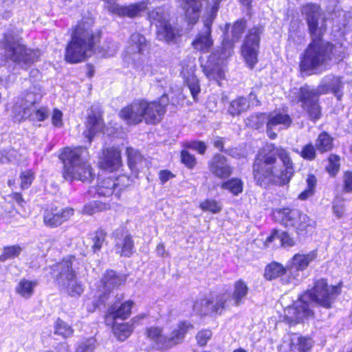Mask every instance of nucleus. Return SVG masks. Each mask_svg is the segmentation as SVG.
<instances>
[{"instance_id": "obj_1", "label": "nucleus", "mask_w": 352, "mask_h": 352, "mask_svg": "<svg viewBox=\"0 0 352 352\" xmlns=\"http://www.w3.org/2000/svg\"><path fill=\"white\" fill-rule=\"evenodd\" d=\"M301 12L306 16L312 41L301 57L300 67L302 72L321 74L330 68L335 57L336 47L320 38L322 31L318 27L320 7L317 4L307 3L302 6Z\"/></svg>"}, {"instance_id": "obj_2", "label": "nucleus", "mask_w": 352, "mask_h": 352, "mask_svg": "<svg viewBox=\"0 0 352 352\" xmlns=\"http://www.w3.org/2000/svg\"><path fill=\"white\" fill-rule=\"evenodd\" d=\"M294 173L290 153L279 147L267 152L263 149L257 154L253 164V175L256 184L266 188L271 184L285 185Z\"/></svg>"}, {"instance_id": "obj_3", "label": "nucleus", "mask_w": 352, "mask_h": 352, "mask_svg": "<svg viewBox=\"0 0 352 352\" xmlns=\"http://www.w3.org/2000/svg\"><path fill=\"white\" fill-rule=\"evenodd\" d=\"M340 292L338 287L329 286L324 279H320L311 289L304 293L292 305L285 309V320L292 324L311 316L313 311L309 307V302L330 309Z\"/></svg>"}, {"instance_id": "obj_4", "label": "nucleus", "mask_w": 352, "mask_h": 352, "mask_svg": "<svg viewBox=\"0 0 352 352\" xmlns=\"http://www.w3.org/2000/svg\"><path fill=\"white\" fill-rule=\"evenodd\" d=\"M344 84L340 76L328 74L324 76L317 89H313L308 85L302 87L298 94L299 101L302 107L307 113L311 120L316 121L321 116V108L318 104V97L320 94L332 93L341 100L343 96Z\"/></svg>"}, {"instance_id": "obj_5", "label": "nucleus", "mask_w": 352, "mask_h": 352, "mask_svg": "<svg viewBox=\"0 0 352 352\" xmlns=\"http://www.w3.org/2000/svg\"><path fill=\"white\" fill-rule=\"evenodd\" d=\"M94 22L86 20L76 27L71 41L65 49V60L70 63H77L90 56L94 51L99 34L92 30Z\"/></svg>"}, {"instance_id": "obj_6", "label": "nucleus", "mask_w": 352, "mask_h": 352, "mask_svg": "<svg viewBox=\"0 0 352 352\" xmlns=\"http://www.w3.org/2000/svg\"><path fill=\"white\" fill-rule=\"evenodd\" d=\"M64 164L63 176L66 180L91 182L94 177L93 169L88 164V152L82 146L65 148L60 155Z\"/></svg>"}, {"instance_id": "obj_7", "label": "nucleus", "mask_w": 352, "mask_h": 352, "mask_svg": "<svg viewBox=\"0 0 352 352\" xmlns=\"http://www.w3.org/2000/svg\"><path fill=\"white\" fill-rule=\"evenodd\" d=\"M0 48L5 50L6 56L23 69L38 61L41 53L38 49H32L21 43L18 34L8 30L0 41Z\"/></svg>"}, {"instance_id": "obj_8", "label": "nucleus", "mask_w": 352, "mask_h": 352, "mask_svg": "<svg viewBox=\"0 0 352 352\" xmlns=\"http://www.w3.org/2000/svg\"><path fill=\"white\" fill-rule=\"evenodd\" d=\"M74 260L72 256L63 259L55 266L54 271L58 272L56 280L60 289L71 296H79L82 294L84 287L77 280L76 272L73 270Z\"/></svg>"}, {"instance_id": "obj_9", "label": "nucleus", "mask_w": 352, "mask_h": 352, "mask_svg": "<svg viewBox=\"0 0 352 352\" xmlns=\"http://www.w3.org/2000/svg\"><path fill=\"white\" fill-rule=\"evenodd\" d=\"M169 13L165 7H157L149 11L148 19L157 28V38L167 43L173 42L179 35V31L169 22Z\"/></svg>"}, {"instance_id": "obj_10", "label": "nucleus", "mask_w": 352, "mask_h": 352, "mask_svg": "<svg viewBox=\"0 0 352 352\" xmlns=\"http://www.w3.org/2000/svg\"><path fill=\"white\" fill-rule=\"evenodd\" d=\"M221 1L212 0L213 5L210 8L208 15L204 21L203 30L198 33L195 39L192 43L195 49L203 52H207L212 46L213 41L211 38V25L216 17L219 5Z\"/></svg>"}, {"instance_id": "obj_11", "label": "nucleus", "mask_w": 352, "mask_h": 352, "mask_svg": "<svg viewBox=\"0 0 352 352\" xmlns=\"http://www.w3.org/2000/svg\"><path fill=\"white\" fill-rule=\"evenodd\" d=\"M228 297L226 295H216L197 299L193 305V309L200 315L221 314L228 309Z\"/></svg>"}, {"instance_id": "obj_12", "label": "nucleus", "mask_w": 352, "mask_h": 352, "mask_svg": "<svg viewBox=\"0 0 352 352\" xmlns=\"http://www.w3.org/2000/svg\"><path fill=\"white\" fill-rule=\"evenodd\" d=\"M263 31V28L261 25L254 27L249 31L242 45L243 57L250 68H253L258 61L260 35Z\"/></svg>"}, {"instance_id": "obj_13", "label": "nucleus", "mask_w": 352, "mask_h": 352, "mask_svg": "<svg viewBox=\"0 0 352 352\" xmlns=\"http://www.w3.org/2000/svg\"><path fill=\"white\" fill-rule=\"evenodd\" d=\"M169 100L167 95L164 94L157 101L148 102L140 100L143 111V120L146 123H155L161 120L165 113V108L168 104Z\"/></svg>"}, {"instance_id": "obj_14", "label": "nucleus", "mask_w": 352, "mask_h": 352, "mask_svg": "<svg viewBox=\"0 0 352 352\" xmlns=\"http://www.w3.org/2000/svg\"><path fill=\"white\" fill-rule=\"evenodd\" d=\"M129 185V178L126 175H120L113 179L107 177L100 180L96 187L98 196L107 197L113 194L119 197L120 191Z\"/></svg>"}, {"instance_id": "obj_15", "label": "nucleus", "mask_w": 352, "mask_h": 352, "mask_svg": "<svg viewBox=\"0 0 352 352\" xmlns=\"http://www.w3.org/2000/svg\"><path fill=\"white\" fill-rule=\"evenodd\" d=\"M317 258V252L315 250L307 254H296L287 266V273L289 278L285 280L286 283H293L298 280L299 272L305 270L309 265Z\"/></svg>"}, {"instance_id": "obj_16", "label": "nucleus", "mask_w": 352, "mask_h": 352, "mask_svg": "<svg viewBox=\"0 0 352 352\" xmlns=\"http://www.w3.org/2000/svg\"><path fill=\"white\" fill-rule=\"evenodd\" d=\"M124 275H119L113 270H107L101 279L99 289L102 294L99 296L100 302L104 303L107 296L112 289L124 284L126 281Z\"/></svg>"}, {"instance_id": "obj_17", "label": "nucleus", "mask_w": 352, "mask_h": 352, "mask_svg": "<svg viewBox=\"0 0 352 352\" xmlns=\"http://www.w3.org/2000/svg\"><path fill=\"white\" fill-rule=\"evenodd\" d=\"M292 119L288 114L283 113H271L267 115V133L268 137L274 140L277 137V131L289 128Z\"/></svg>"}, {"instance_id": "obj_18", "label": "nucleus", "mask_w": 352, "mask_h": 352, "mask_svg": "<svg viewBox=\"0 0 352 352\" xmlns=\"http://www.w3.org/2000/svg\"><path fill=\"white\" fill-rule=\"evenodd\" d=\"M120 151L115 147L102 149L99 166L102 169L109 172L118 170L122 166Z\"/></svg>"}, {"instance_id": "obj_19", "label": "nucleus", "mask_w": 352, "mask_h": 352, "mask_svg": "<svg viewBox=\"0 0 352 352\" xmlns=\"http://www.w3.org/2000/svg\"><path fill=\"white\" fill-rule=\"evenodd\" d=\"M73 214L74 210L72 208L47 209L43 214V222L47 226L57 227L68 220Z\"/></svg>"}, {"instance_id": "obj_20", "label": "nucleus", "mask_w": 352, "mask_h": 352, "mask_svg": "<svg viewBox=\"0 0 352 352\" xmlns=\"http://www.w3.org/2000/svg\"><path fill=\"white\" fill-rule=\"evenodd\" d=\"M208 169L216 177L223 179L228 177L232 168L227 157L221 154H215L208 162Z\"/></svg>"}, {"instance_id": "obj_21", "label": "nucleus", "mask_w": 352, "mask_h": 352, "mask_svg": "<svg viewBox=\"0 0 352 352\" xmlns=\"http://www.w3.org/2000/svg\"><path fill=\"white\" fill-rule=\"evenodd\" d=\"M249 288L245 282L240 279L234 284L233 292L232 294H220L228 297V308L230 305L238 307L244 302L248 294Z\"/></svg>"}, {"instance_id": "obj_22", "label": "nucleus", "mask_w": 352, "mask_h": 352, "mask_svg": "<svg viewBox=\"0 0 352 352\" xmlns=\"http://www.w3.org/2000/svg\"><path fill=\"white\" fill-rule=\"evenodd\" d=\"M192 327V325L190 322H180L177 327L172 330L168 336H165L164 349H170L182 343L188 330Z\"/></svg>"}, {"instance_id": "obj_23", "label": "nucleus", "mask_w": 352, "mask_h": 352, "mask_svg": "<svg viewBox=\"0 0 352 352\" xmlns=\"http://www.w3.org/2000/svg\"><path fill=\"white\" fill-rule=\"evenodd\" d=\"M142 113L140 100L134 102L122 109L120 116L128 124H137L143 120Z\"/></svg>"}, {"instance_id": "obj_24", "label": "nucleus", "mask_w": 352, "mask_h": 352, "mask_svg": "<svg viewBox=\"0 0 352 352\" xmlns=\"http://www.w3.org/2000/svg\"><path fill=\"white\" fill-rule=\"evenodd\" d=\"M299 212L300 210L297 209L278 208L274 210L273 217L285 227L294 228Z\"/></svg>"}, {"instance_id": "obj_25", "label": "nucleus", "mask_w": 352, "mask_h": 352, "mask_svg": "<svg viewBox=\"0 0 352 352\" xmlns=\"http://www.w3.org/2000/svg\"><path fill=\"white\" fill-rule=\"evenodd\" d=\"M185 16L190 23H195L199 18L204 0H179Z\"/></svg>"}, {"instance_id": "obj_26", "label": "nucleus", "mask_w": 352, "mask_h": 352, "mask_svg": "<svg viewBox=\"0 0 352 352\" xmlns=\"http://www.w3.org/2000/svg\"><path fill=\"white\" fill-rule=\"evenodd\" d=\"M42 90L40 85L34 84L21 94V100L23 109H29L34 104L38 102L42 98Z\"/></svg>"}, {"instance_id": "obj_27", "label": "nucleus", "mask_w": 352, "mask_h": 352, "mask_svg": "<svg viewBox=\"0 0 352 352\" xmlns=\"http://www.w3.org/2000/svg\"><path fill=\"white\" fill-rule=\"evenodd\" d=\"M103 126V122L100 113L91 111L88 114L87 121L86 123L87 131L84 132L85 138L88 139L89 143L91 142L92 138L96 133L100 131Z\"/></svg>"}, {"instance_id": "obj_28", "label": "nucleus", "mask_w": 352, "mask_h": 352, "mask_svg": "<svg viewBox=\"0 0 352 352\" xmlns=\"http://www.w3.org/2000/svg\"><path fill=\"white\" fill-rule=\"evenodd\" d=\"M146 47L145 37L139 33H134L130 37L125 52L130 58L134 59L133 56L143 53Z\"/></svg>"}, {"instance_id": "obj_29", "label": "nucleus", "mask_w": 352, "mask_h": 352, "mask_svg": "<svg viewBox=\"0 0 352 352\" xmlns=\"http://www.w3.org/2000/svg\"><path fill=\"white\" fill-rule=\"evenodd\" d=\"M114 235L116 237V241L115 245V251L117 254L120 256L129 257L133 252L134 248L133 241L131 236L129 234H126L122 238H119L120 235V230H116L114 232Z\"/></svg>"}, {"instance_id": "obj_30", "label": "nucleus", "mask_w": 352, "mask_h": 352, "mask_svg": "<svg viewBox=\"0 0 352 352\" xmlns=\"http://www.w3.org/2000/svg\"><path fill=\"white\" fill-rule=\"evenodd\" d=\"M264 276L267 280H273L278 277H281V280L284 284H288L285 280L289 278L287 273V267H284L280 263L272 262L268 264L265 270Z\"/></svg>"}, {"instance_id": "obj_31", "label": "nucleus", "mask_w": 352, "mask_h": 352, "mask_svg": "<svg viewBox=\"0 0 352 352\" xmlns=\"http://www.w3.org/2000/svg\"><path fill=\"white\" fill-rule=\"evenodd\" d=\"M133 305V302L127 300L122 303L119 306L116 304L111 306L107 311L109 316L113 319L124 320L129 318L131 314V308Z\"/></svg>"}, {"instance_id": "obj_32", "label": "nucleus", "mask_w": 352, "mask_h": 352, "mask_svg": "<svg viewBox=\"0 0 352 352\" xmlns=\"http://www.w3.org/2000/svg\"><path fill=\"white\" fill-rule=\"evenodd\" d=\"M313 342L311 338L294 334L291 338V351L310 352Z\"/></svg>"}, {"instance_id": "obj_33", "label": "nucleus", "mask_w": 352, "mask_h": 352, "mask_svg": "<svg viewBox=\"0 0 352 352\" xmlns=\"http://www.w3.org/2000/svg\"><path fill=\"white\" fill-rule=\"evenodd\" d=\"M250 108L248 99L243 96H238L230 101L228 107V112L232 116H238L247 111Z\"/></svg>"}, {"instance_id": "obj_34", "label": "nucleus", "mask_w": 352, "mask_h": 352, "mask_svg": "<svg viewBox=\"0 0 352 352\" xmlns=\"http://www.w3.org/2000/svg\"><path fill=\"white\" fill-rule=\"evenodd\" d=\"M316 226V221L310 219L306 214L300 210L299 216L296 219L294 226L295 230L298 234L311 230Z\"/></svg>"}, {"instance_id": "obj_35", "label": "nucleus", "mask_w": 352, "mask_h": 352, "mask_svg": "<svg viewBox=\"0 0 352 352\" xmlns=\"http://www.w3.org/2000/svg\"><path fill=\"white\" fill-rule=\"evenodd\" d=\"M37 285V280H29L23 278L16 287V292L23 298L28 299L33 295L34 289Z\"/></svg>"}, {"instance_id": "obj_36", "label": "nucleus", "mask_w": 352, "mask_h": 352, "mask_svg": "<svg viewBox=\"0 0 352 352\" xmlns=\"http://www.w3.org/2000/svg\"><path fill=\"white\" fill-rule=\"evenodd\" d=\"M147 338L155 346L160 349H164V342H165V336L162 334V329L158 327L148 328L146 331Z\"/></svg>"}, {"instance_id": "obj_37", "label": "nucleus", "mask_w": 352, "mask_h": 352, "mask_svg": "<svg viewBox=\"0 0 352 352\" xmlns=\"http://www.w3.org/2000/svg\"><path fill=\"white\" fill-rule=\"evenodd\" d=\"M275 239H278L283 247H292L294 245V239L286 232H282L279 234L278 230H274L271 235L267 238L266 244H270Z\"/></svg>"}, {"instance_id": "obj_38", "label": "nucleus", "mask_w": 352, "mask_h": 352, "mask_svg": "<svg viewBox=\"0 0 352 352\" xmlns=\"http://www.w3.org/2000/svg\"><path fill=\"white\" fill-rule=\"evenodd\" d=\"M333 147V138L326 132L321 133L316 140V148L320 153L330 151Z\"/></svg>"}, {"instance_id": "obj_39", "label": "nucleus", "mask_w": 352, "mask_h": 352, "mask_svg": "<svg viewBox=\"0 0 352 352\" xmlns=\"http://www.w3.org/2000/svg\"><path fill=\"white\" fill-rule=\"evenodd\" d=\"M267 121V115L266 113H260L251 115L248 117L245 123L246 125L252 129H258L262 127Z\"/></svg>"}, {"instance_id": "obj_40", "label": "nucleus", "mask_w": 352, "mask_h": 352, "mask_svg": "<svg viewBox=\"0 0 352 352\" xmlns=\"http://www.w3.org/2000/svg\"><path fill=\"white\" fill-rule=\"evenodd\" d=\"M221 188L228 190L234 195H238L243 191V182L240 179L232 178L221 184Z\"/></svg>"}, {"instance_id": "obj_41", "label": "nucleus", "mask_w": 352, "mask_h": 352, "mask_svg": "<svg viewBox=\"0 0 352 352\" xmlns=\"http://www.w3.org/2000/svg\"><path fill=\"white\" fill-rule=\"evenodd\" d=\"M106 233L102 230H96L91 237V250L94 253L99 251L106 241Z\"/></svg>"}, {"instance_id": "obj_42", "label": "nucleus", "mask_w": 352, "mask_h": 352, "mask_svg": "<svg viewBox=\"0 0 352 352\" xmlns=\"http://www.w3.org/2000/svg\"><path fill=\"white\" fill-rule=\"evenodd\" d=\"M245 28L246 21L244 19L238 20L233 24L231 30L232 43H234L240 39L244 32Z\"/></svg>"}, {"instance_id": "obj_43", "label": "nucleus", "mask_w": 352, "mask_h": 352, "mask_svg": "<svg viewBox=\"0 0 352 352\" xmlns=\"http://www.w3.org/2000/svg\"><path fill=\"white\" fill-rule=\"evenodd\" d=\"M132 331V325L128 323L120 324L113 328L114 335L120 341L125 340L131 335Z\"/></svg>"}, {"instance_id": "obj_44", "label": "nucleus", "mask_w": 352, "mask_h": 352, "mask_svg": "<svg viewBox=\"0 0 352 352\" xmlns=\"http://www.w3.org/2000/svg\"><path fill=\"white\" fill-rule=\"evenodd\" d=\"M306 182L307 184V188L298 195V198L300 200L307 199L315 192V186L316 184V179L315 176L312 175H309Z\"/></svg>"}, {"instance_id": "obj_45", "label": "nucleus", "mask_w": 352, "mask_h": 352, "mask_svg": "<svg viewBox=\"0 0 352 352\" xmlns=\"http://www.w3.org/2000/svg\"><path fill=\"white\" fill-rule=\"evenodd\" d=\"M332 210L335 216L341 218L345 213L344 199L342 196L338 195L332 202Z\"/></svg>"}, {"instance_id": "obj_46", "label": "nucleus", "mask_w": 352, "mask_h": 352, "mask_svg": "<svg viewBox=\"0 0 352 352\" xmlns=\"http://www.w3.org/2000/svg\"><path fill=\"white\" fill-rule=\"evenodd\" d=\"M73 329L71 326L60 319H58L55 324V333L67 338L73 334Z\"/></svg>"}, {"instance_id": "obj_47", "label": "nucleus", "mask_w": 352, "mask_h": 352, "mask_svg": "<svg viewBox=\"0 0 352 352\" xmlns=\"http://www.w3.org/2000/svg\"><path fill=\"white\" fill-rule=\"evenodd\" d=\"M107 208V205L98 201H95L85 205L83 212L88 215H92L96 212L104 210Z\"/></svg>"}, {"instance_id": "obj_48", "label": "nucleus", "mask_w": 352, "mask_h": 352, "mask_svg": "<svg viewBox=\"0 0 352 352\" xmlns=\"http://www.w3.org/2000/svg\"><path fill=\"white\" fill-rule=\"evenodd\" d=\"M186 82L190 91L193 99L196 100L197 97L200 92V87L198 79L195 75L192 74L186 78Z\"/></svg>"}, {"instance_id": "obj_49", "label": "nucleus", "mask_w": 352, "mask_h": 352, "mask_svg": "<svg viewBox=\"0 0 352 352\" xmlns=\"http://www.w3.org/2000/svg\"><path fill=\"white\" fill-rule=\"evenodd\" d=\"M21 251L22 248L19 245L6 247L3 249V253L1 257L2 261L12 259L18 256L21 254Z\"/></svg>"}, {"instance_id": "obj_50", "label": "nucleus", "mask_w": 352, "mask_h": 352, "mask_svg": "<svg viewBox=\"0 0 352 352\" xmlns=\"http://www.w3.org/2000/svg\"><path fill=\"white\" fill-rule=\"evenodd\" d=\"M199 207L204 211H210L212 213H217L221 210V207L214 199H206L200 204Z\"/></svg>"}, {"instance_id": "obj_51", "label": "nucleus", "mask_w": 352, "mask_h": 352, "mask_svg": "<svg viewBox=\"0 0 352 352\" xmlns=\"http://www.w3.org/2000/svg\"><path fill=\"white\" fill-rule=\"evenodd\" d=\"M34 179V173L31 170L23 171L20 175L21 188H28L31 186Z\"/></svg>"}, {"instance_id": "obj_52", "label": "nucleus", "mask_w": 352, "mask_h": 352, "mask_svg": "<svg viewBox=\"0 0 352 352\" xmlns=\"http://www.w3.org/2000/svg\"><path fill=\"white\" fill-rule=\"evenodd\" d=\"M340 158L339 157L332 155L329 157V162L327 165V170L332 175L335 176L340 169Z\"/></svg>"}, {"instance_id": "obj_53", "label": "nucleus", "mask_w": 352, "mask_h": 352, "mask_svg": "<svg viewBox=\"0 0 352 352\" xmlns=\"http://www.w3.org/2000/svg\"><path fill=\"white\" fill-rule=\"evenodd\" d=\"M300 156L307 160H314L316 157V148L311 144L305 145L300 153Z\"/></svg>"}, {"instance_id": "obj_54", "label": "nucleus", "mask_w": 352, "mask_h": 352, "mask_svg": "<svg viewBox=\"0 0 352 352\" xmlns=\"http://www.w3.org/2000/svg\"><path fill=\"white\" fill-rule=\"evenodd\" d=\"M181 161L186 167L190 169L193 168L197 164L195 157L190 154L187 150H183L181 152Z\"/></svg>"}, {"instance_id": "obj_55", "label": "nucleus", "mask_w": 352, "mask_h": 352, "mask_svg": "<svg viewBox=\"0 0 352 352\" xmlns=\"http://www.w3.org/2000/svg\"><path fill=\"white\" fill-rule=\"evenodd\" d=\"M1 164L12 162L16 159L17 152L12 148L3 149L0 151Z\"/></svg>"}, {"instance_id": "obj_56", "label": "nucleus", "mask_w": 352, "mask_h": 352, "mask_svg": "<svg viewBox=\"0 0 352 352\" xmlns=\"http://www.w3.org/2000/svg\"><path fill=\"white\" fill-rule=\"evenodd\" d=\"M185 146L187 148L192 149L197 151L199 154H204L206 149V144L201 141H191L188 142L185 144Z\"/></svg>"}, {"instance_id": "obj_57", "label": "nucleus", "mask_w": 352, "mask_h": 352, "mask_svg": "<svg viewBox=\"0 0 352 352\" xmlns=\"http://www.w3.org/2000/svg\"><path fill=\"white\" fill-rule=\"evenodd\" d=\"M126 154L128 156L129 166L131 170H133L137 162L140 159V155L132 148H126Z\"/></svg>"}, {"instance_id": "obj_58", "label": "nucleus", "mask_w": 352, "mask_h": 352, "mask_svg": "<svg viewBox=\"0 0 352 352\" xmlns=\"http://www.w3.org/2000/svg\"><path fill=\"white\" fill-rule=\"evenodd\" d=\"M95 342L92 338L86 340L78 346L76 352H93L95 349Z\"/></svg>"}, {"instance_id": "obj_59", "label": "nucleus", "mask_w": 352, "mask_h": 352, "mask_svg": "<svg viewBox=\"0 0 352 352\" xmlns=\"http://www.w3.org/2000/svg\"><path fill=\"white\" fill-rule=\"evenodd\" d=\"M203 72L209 79H214L217 76L221 78V72L217 66H213L212 67L210 65L204 66Z\"/></svg>"}, {"instance_id": "obj_60", "label": "nucleus", "mask_w": 352, "mask_h": 352, "mask_svg": "<svg viewBox=\"0 0 352 352\" xmlns=\"http://www.w3.org/2000/svg\"><path fill=\"white\" fill-rule=\"evenodd\" d=\"M211 336L212 332L210 330L206 329L199 331L196 336L198 344L200 346H205L210 339Z\"/></svg>"}, {"instance_id": "obj_61", "label": "nucleus", "mask_w": 352, "mask_h": 352, "mask_svg": "<svg viewBox=\"0 0 352 352\" xmlns=\"http://www.w3.org/2000/svg\"><path fill=\"white\" fill-rule=\"evenodd\" d=\"M343 191L347 193L352 192V172L346 171L343 176Z\"/></svg>"}, {"instance_id": "obj_62", "label": "nucleus", "mask_w": 352, "mask_h": 352, "mask_svg": "<svg viewBox=\"0 0 352 352\" xmlns=\"http://www.w3.org/2000/svg\"><path fill=\"white\" fill-rule=\"evenodd\" d=\"M63 113L62 112L55 109L53 111L52 117V122L54 126L56 127H61L63 126Z\"/></svg>"}, {"instance_id": "obj_63", "label": "nucleus", "mask_w": 352, "mask_h": 352, "mask_svg": "<svg viewBox=\"0 0 352 352\" xmlns=\"http://www.w3.org/2000/svg\"><path fill=\"white\" fill-rule=\"evenodd\" d=\"M33 118L36 119L38 121H43L48 116V111L45 108H40L34 111L32 115Z\"/></svg>"}, {"instance_id": "obj_64", "label": "nucleus", "mask_w": 352, "mask_h": 352, "mask_svg": "<svg viewBox=\"0 0 352 352\" xmlns=\"http://www.w3.org/2000/svg\"><path fill=\"white\" fill-rule=\"evenodd\" d=\"M248 102L250 103V106H259L261 104L260 100L258 99L257 96L253 92L251 91L249 95Z\"/></svg>"}]
</instances>
